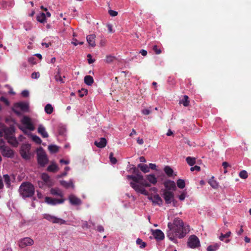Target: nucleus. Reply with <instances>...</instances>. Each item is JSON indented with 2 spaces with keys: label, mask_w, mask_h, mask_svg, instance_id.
<instances>
[{
  "label": "nucleus",
  "mask_w": 251,
  "mask_h": 251,
  "mask_svg": "<svg viewBox=\"0 0 251 251\" xmlns=\"http://www.w3.org/2000/svg\"><path fill=\"white\" fill-rule=\"evenodd\" d=\"M167 236L171 241L175 242L176 238H182L187 234V230L184 227L183 221L179 218H176L173 223H169Z\"/></svg>",
  "instance_id": "nucleus-1"
},
{
  "label": "nucleus",
  "mask_w": 251,
  "mask_h": 251,
  "mask_svg": "<svg viewBox=\"0 0 251 251\" xmlns=\"http://www.w3.org/2000/svg\"><path fill=\"white\" fill-rule=\"evenodd\" d=\"M14 133L15 127L13 126L6 127L3 125H0V138L2 137L4 133V137L8 143L14 147H16L18 142L14 136Z\"/></svg>",
  "instance_id": "nucleus-2"
},
{
  "label": "nucleus",
  "mask_w": 251,
  "mask_h": 251,
  "mask_svg": "<svg viewBox=\"0 0 251 251\" xmlns=\"http://www.w3.org/2000/svg\"><path fill=\"white\" fill-rule=\"evenodd\" d=\"M21 195L24 198L31 197L34 194V186L29 182H23L21 185L19 189Z\"/></svg>",
  "instance_id": "nucleus-3"
},
{
  "label": "nucleus",
  "mask_w": 251,
  "mask_h": 251,
  "mask_svg": "<svg viewBox=\"0 0 251 251\" xmlns=\"http://www.w3.org/2000/svg\"><path fill=\"white\" fill-rule=\"evenodd\" d=\"M37 159L38 162L41 166H44L48 162L47 155L43 149L40 148L37 150Z\"/></svg>",
  "instance_id": "nucleus-4"
},
{
  "label": "nucleus",
  "mask_w": 251,
  "mask_h": 251,
  "mask_svg": "<svg viewBox=\"0 0 251 251\" xmlns=\"http://www.w3.org/2000/svg\"><path fill=\"white\" fill-rule=\"evenodd\" d=\"M30 149V145L28 144H24L22 146L20 150V154L22 157L26 160L30 159V153L29 151Z\"/></svg>",
  "instance_id": "nucleus-5"
},
{
  "label": "nucleus",
  "mask_w": 251,
  "mask_h": 251,
  "mask_svg": "<svg viewBox=\"0 0 251 251\" xmlns=\"http://www.w3.org/2000/svg\"><path fill=\"white\" fill-rule=\"evenodd\" d=\"M44 218L48 221L51 222L53 224H58L59 225H63L66 224V221L59 218H57L54 216H52L48 214L44 215Z\"/></svg>",
  "instance_id": "nucleus-6"
},
{
  "label": "nucleus",
  "mask_w": 251,
  "mask_h": 251,
  "mask_svg": "<svg viewBox=\"0 0 251 251\" xmlns=\"http://www.w3.org/2000/svg\"><path fill=\"white\" fill-rule=\"evenodd\" d=\"M187 244L188 246L192 249L196 248L200 246V240L195 235H192L190 236Z\"/></svg>",
  "instance_id": "nucleus-7"
},
{
  "label": "nucleus",
  "mask_w": 251,
  "mask_h": 251,
  "mask_svg": "<svg viewBox=\"0 0 251 251\" xmlns=\"http://www.w3.org/2000/svg\"><path fill=\"white\" fill-rule=\"evenodd\" d=\"M33 244V240L29 237H25L19 241V246L21 248H24L26 246H31Z\"/></svg>",
  "instance_id": "nucleus-8"
},
{
  "label": "nucleus",
  "mask_w": 251,
  "mask_h": 251,
  "mask_svg": "<svg viewBox=\"0 0 251 251\" xmlns=\"http://www.w3.org/2000/svg\"><path fill=\"white\" fill-rule=\"evenodd\" d=\"M163 195L166 203H171V202H173L174 203V195L173 192L168 190H164Z\"/></svg>",
  "instance_id": "nucleus-9"
},
{
  "label": "nucleus",
  "mask_w": 251,
  "mask_h": 251,
  "mask_svg": "<svg viewBox=\"0 0 251 251\" xmlns=\"http://www.w3.org/2000/svg\"><path fill=\"white\" fill-rule=\"evenodd\" d=\"M22 123L26 126V128L29 130L33 131L34 130V127L31 121V119L27 117L24 116L21 120Z\"/></svg>",
  "instance_id": "nucleus-10"
},
{
  "label": "nucleus",
  "mask_w": 251,
  "mask_h": 251,
  "mask_svg": "<svg viewBox=\"0 0 251 251\" xmlns=\"http://www.w3.org/2000/svg\"><path fill=\"white\" fill-rule=\"evenodd\" d=\"M0 151L2 155L6 157H12L14 155L13 150L5 146L4 147H1Z\"/></svg>",
  "instance_id": "nucleus-11"
},
{
  "label": "nucleus",
  "mask_w": 251,
  "mask_h": 251,
  "mask_svg": "<svg viewBox=\"0 0 251 251\" xmlns=\"http://www.w3.org/2000/svg\"><path fill=\"white\" fill-rule=\"evenodd\" d=\"M130 186L133 188L137 193H140L146 196L149 195V192L144 188L141 187L139 185L135 184L132 182L130 183Z\"/></svg>",
  "instance_id": "nucleus-12"
},
{
  "label": "nucleus",
  "mask_w": 251,
  "mask_h": 251,
  "mask_svg": "<svg viewBox=\"0 0 251 251\" xmlns=\"http://www.w3.org/2000/svg\"><path fill=\"white\" fill-rule=\"evenodd\" d=\"M70 203L73 205H79L81 204V200L74 194H71L68 197Z\"/></svg>",
  "instance_id": "nucleus-13"
},
{
  "label": "nucleus",
  "mask_w": 251,
  "mask_h": 251,
  "mask_svg": "<svg viewBox=\"0 0 251 251\" xmlns=\"http://www.w3.org/2000/svg\"><path fill=\"white\" fill-rule=\"evenodd\" d=\"M64 201L65 199L63 198L60 199H57L50 197H46L45 198V201L47 203L51 205H56L57 204L62 203L64 202Z\"/></svg>",
  "instance_id": "nucleus-14"
},
{
  "label": "nucleus",
  "mask_w": 251,
  "mask_h": 251,
  "mask_svg": "<svg viewBox=\"0 0 251 251\" xmlns=\"http://www.w3.org/2000/svg\"><path fill=\"white\" fill-rule=\"evenodd\" d=\"M15 107H18L21 111L26 112L29 110V104L27 102H20L14 104Z\"/></svg>",
  "instance_id": "nucleus-15"
},
{
  "label": "nucleus",
  "mask_w": 251,
  "mask_h": 251,
  "mask_svg": "<svg viewBox=\"0 0 251 251\" xmlns=\"http://www.w3.org/2000/svg\"><path fill=\"white\" fill-rule=\"evenodd\" d=\"M151 231L153 237L157 240H162L164 238V234L161 230H151Z\"/></svg>",
  "instance_id": "nucleus-16"
},
{
  "label": "nucleus",
  "mask_w": 251,
  "mask_h": 251,
  "mask_svg": "<svg viewBox=\"0 0 251 251\" xmlns=\"http://www.w3.org/2000/svg\"><path fill=\"white\" fill-rule=\"evenodd\" d=\"M164 186L168 191L175 190L176 189V183L174 181L167 180L164 183Z\"/></svg>",
  "instance_id": "nucleus-17"
},
{
  "label": "nucleus",
  "mask_w": 251,
  "mask_h": 251,
  "mask_svg": "<svg viewBox=\"0 0 251 251\" xmlns=\"http://www.w3.org/2000/svg\"><path fill=\"white\" fill-rule=\"evenodd\" d=\"M107 141L105 138H100L99 140L96 141L95 145L98 148H103L106 145Z\"/></svg>",
  "instance_id": "nucleus-18"
},
{
  "label": "nucleus",
  "mask_w": 251,
  "mask_h": 251,
  "mask_svg": "<svg viewBox=\"0 0 251 251\" xmlns=\"http://www.w3.org/2000/svg\"><path fill=\"white\" fill-rule=\"evenodd\" d=\"M95 38H96V35L95 34H91V35H88L86 37V39H87V42L92 47H94L96 46Z\"/></svg>",
  "instance_id": "nucleus-19"
},
{
  "label": "nucleus",
  "mask_w": 251,
  "mask_h": 251,
  "mask_svg": "<svg viewBox=\"0 0 251 251\" xmlns=\"http://www.w3.org/2000/svg\"><path fill=\"white\" fill-rule=\"evenodd\" d=\"M149 199L154 204L161 205L162 203V200L158 195H155L153 197H150Z\"/></svg>",
  "instance_id": "nucleus-20"
},
{
  "label": "nucleus",
  "mask_w": 251,
  "mask_h": 251,
  "mask_svg": "<svg viewBox=\"0 0 251 251\" xmlns=\"http://www.w3.org/2000/svg\"><path fill=\"white\" fill-rule=\"evenodd\" d=\"M60 184L66 188H69V187H72V188H74L75 186L73 184V181L72 180H70L69 181L67 182L65 180L60 181Z\"/></svg>",
  "instance_id": "nucleus-21"
},
{
  "label": "nucleus",
  "mask_w": 251,
  "mask_h": 251,
  "mask_svg": "<svg viewBox=\"0 0 251 251\" xmlns=\"http://www.w3.org/2000/svg\"><path fill=\"white\" fill-rule=\"evenodd\" d=\"M38 131L43 138H47L49 136L48 133L46 131L45 128L41 125H39L38 128Z\"/></svg>",
  "instance_id": "nucleus-22"
},
{
  "label": "nucleus",
  "mask_w": 251,
  "mask_h": 251,
  "mask_svg": "<svg viewBox=\"0 0 251 251\" xmlns=\"http://www.w3.org/2000/svg\"><path fill=\"white\" fill-rule=\"evenodd\" d=\"M50 192L52 195L59 196L61 198L63 197L62 192L58 188H52L51 189Z\"/></svg>",
  "instance_id": "nucleus-23"
},
{
  "label": "nucleus",
  "mask_w": 251,
  "mask_h": 251,
  "mask_svg": "<svg viewBox=\"0 0 251 251\" xmlns=\"http://www.w3.org/2000/svg\"><path fill=\"white\" fill-rule=\"evenodd\" d=\"M84 83L88 85L91 86L94 83V79L91 75H86L84 78Z\"/></svg>",
  "instance_id": "nucleus-24"
},
{
  "label": "nucleus",
  "mask_w": 251,
  "mask_h": 251,
  "mask_svg": "<svg viewBox=\"0 0 251 251\" xmlns=\"http://www.w3.org/2000/svg\"><path fill=\"white\" fill-rule=\"evenodd\" d=\"M42 179L47 184L50 185L51 184V180L49 176L46 173H43L41 176Z\"/></svg>",
  "instance_id": "nucleus-25"
},
{
  "label": "nucleus",
  "mask_w": 251,
  "mask_h": 251,
  "mask_svg": "<svg viewBox=\"0 0 251 251\" xmlns=\"http://www.w3.org/2000/svg\"><path fill=\"white\" fill-rule=\"evenodd\" d=\"M147 179L152 184H155L157 182V178L154 175L151 174L147 176Z\"/></svg>",
  "instance_id": "nucleus-26"
},
{
  "label": "nucleus",
  "mask_w": 251,
  "mask_h": 251,
  "mask_svg": "<svg viewBox=\"0 0 251 251\" xmlns=\"http://www.w3.org/2000/svg\"><path fill=\"white\" fill-rule=\"evenodd\" d=\"M37 20L41 23H44L46 22V15L44 13H41L37 16Z\"/></svg>",
  "instance_id": "nucleus-27"
},
{
  "label": "nucleus",
  "mask_w": 251,
  "mask_h": 251,
  "mask_svg": "<svg viewBox=\"0 0 251 251\" xmlns=\"http://www.w3.org/2000/svg\"><path fill=\"white\" fill-rule=\"evenodd\" d=\"M188 96H184V98L182 100L179 101L180 104H182L184 106L187 107L189 105V100Z\"/></svg>",
  "instance_id": "nucleus-28"
},
{
  "label": "nucleus",
  "mask_w": 251,
  "mask_h": 251,
  "mask_svg": "<svg viewBox=\"0 0 251 251\" xmlns=\"http://www.w3.org/2000/svg\"><path fill=\"white\" fill-rule=\"evenodd\" d=\"M138 167L140 168L141 170L145 173L150 172V168L146 164L143 165L141 164H139L138 165Z\"/></svg>",
  "instance_id": "nucleus-29"
},
{
  "label": "nucleus",
  "mask_w": 251,
  "mask_h": 251,
  "mask_svg": "<svg viewBox=\"0 0 251 251\" xmlns=\"http://www.w3.org/2000/svg\"><path fill=\"white\" fill-rule=\"evenodd\" d=\"M164 171L168 176H171L174 173L173 170L169 166H166L164 168Z\"/></svg>",
  "instance_id": "nucleus-30"
},
{
  "label": "nucleus",
  "mask_w": 251,
  "mask_h": 251,
  "mask_svg": "<svg viewBox=\"0 0 251 251\" xmlns=\"http://www.w3.org/2000/svg\"><path fill=\"white\" fill-rule=\"evenodd\" d=\"M59 170L57 166L55 164H52L48 166L47 170L51 172H56Z\"/></svg>",
  "instance_id": "nucleus-31"
},
{
  "label": "nucleus",
  "mask_w": 251,
  "mask_h": 251,
  "mask_svg": "<svg viewBox=\"0 0 251 251\" xmlns=\"http://www.w3.org/2000/svg\"><path fill=\"white\" fill-rule=\"evenodd\" d=\"M53 108L50 104H47L45 107V112L48 114H50L52 113Z\"/></svg>",
  "instance_id": "nucleus-32"
},
{
  "label": "nucleus",
  "mask_w": 251,
  "mask_h": 251,
  "mask_svg": "<svg viewBox=\"0 0 251 251\" xmlns=\"http://www.w3.org/2000/svg\"><path fill=\"white\" fill-rule=\"evenodd\" d=\"M49 151L51 153H55L58 151V147L54 145H49L48 147Z\"/></svg>",
  "instance_id": "nucleus-33"
},
{
  "label": "nucleus",
  "mask_w": 251,
  "mask_h": 251,
  "mask_svg": "<svg viewBox=\"0 0 251 251\" xmlns=\"http://www.w3.org/2000/svg\"><path fill=\"white\" fill-rule=\"evenodd\" d=\"M177 186L180 189H183L185 187V182L184 180L178 179L176 182Z\"/></svg>",
  "instance_id": "nucleus-34"
},
{
  "label": "nucleus",
  "mask_w": 251,
  "mask_h": 251,
  "mask_svg": "<svg viewBox=\"0 0 251 251\" xmlns=\"http://www.w3.org/2000/svg\"><path fill=\"white\" fill-rule=\"evenodd\" d=\"M187 163L191 166H193L196 163V158L195 157H187L186 158Z\"/></svg>",
  "instance_id": "nucleus-35"
},
{
  "label": "nucleus",
  "mask_w": 251,
  "mask_h": 251,
  "mask_svg": "<svg viewBox=\"0 0 251 251\" xmlns=\"http://www.w3.org/2000/svg\"><path fill=\"white\" fill-rule=\"evenodd\" d=\"M219 247V245L217 243H216L212 245L209 246L207 248V251H216Z\"/></svg>",
  "instance_id": "nucleus-36"
},
{
  "label": "nucleus",
  "mask_w": 251,
  "mask_h": 251,
  "mask_svg": "<svg viewBox=\"0 0 251 251\" xmlns=\"http://www.w3.org/2000/svg\"><path fill=\"white\" fill-rule=\"evenodd\" d=\"M4 181L7 187H9L10 186V177L8 175H3Z\"/></svg>",
  "instance_id": "nucleus-37"
},
{
  "label": "nucleus",
  "mask_w": 251,
  "mask_h": 251,
  "mask_svg": "<svg viewBox=\"0 0 251 251\" xmlns=\"http://www.w3.org/2000/svg\"><path fill=\"white\" fill-rule=\"evenodd\" d=\"M54 77L56 81H59L62 83L64 82L62 78L60 76L59 69L58 70L57 74L55 75Z\"/></svg>",
  "instance_id": "nucleus-38"
},
{
  "label": "nucleus",
  "mask_w": 251,
  "mask_h": 251,
  "mask_svg": "<svg viewBox=\"0 0 251 251\" xmlns=\"http://www.w3.org/2000/svg\"><path fill=\"white\" fill-rule=\"evenodd\" d=\"M137 245H140V248L143 249L146 246V243L142 241L140 238H138L136 240Z\"/></svg>",
  "instance_id": "nucleus-39"
},
{
  "label": "nucleus",
  "mask_w": 251,
  "mask_h": 251,
  "mask_svg": "<svg viewBox=\"0 0 251 251\" xmlns=\"http://www.w3.org/2000/svg\"><path fill=\"white\" fill-rule=\"evenodd\" d=\"M239 176L243 179H246L248 177V174L246 171L243 170L239 173Z\"/></svg>",
  "instance_id": "nucleus-40"
},
{
  "label": "nucleus",
  "mask_w": 251,
  "mask_h": 251,
  "mask_svg": "<svg viewBox=\"0 0 251 251\" xmlns=\"http://www.w3.org/2000/svg\"><path fill=\"white\" fill-rule=\"evenodd\" d=\"M208 183H209L210 186L212 187H213V188H216L218 187V183L215 180H214L213 179H210L209 180Z\"/></svg>",
  "instance_id": "nucleus-41"
},
{
  "label": "nucleus",
  "mask_w": 251,
  "mask_h": 251,
  "mask_svg": "<svg viewBox=\"0 0 251 251\" xmlns=\"http://www.w3.org/2000/svg\"><path fill=\"white\" fill-rule=\"evenodd\" d=\"M32 139L33 141H34L35 142H36L37 144H40L42 142V140L40 139V138L37 135H32Z\"/></svg>",
  "instance_id": "nucleus-42"
},
{
  "label": "nucleus",
  "mask_w": 251,
  "mask_h": 251,
  "mask_svg": "<svg viewBox=\"0 0 251 251\" xmlns=\"http://www.w3.org/2000/svg\"><path fill=\"white\" fill-rule=\"evenodd\" d=\"M78 93L80 97H83L84 96L87 95L88 90L86 89H82L78 91Z\"/></svg>",
  "instance_id": "nucleus-43"
},
{
  "label": "nucleus",
  "mask_w": 251,
  "mask_h": 251,
  "mask_svg": "<svg viewBox=\"0 0 251 251\" xmlns=\"http://www.w3.org/2000/svg\"><path fill=\"white\" fill-rule=\"evenodd\" d=\"M230 234H231V232L230 231H228L227 232V233H226V234H224L223 233H222L219 237L220 239L221 240V241H224V240L225 239V238H227L230 235Z\"/></svg>",
  "instance_id": "nucleus-44"
},
{
  "label": "nucleus",
  "mask_w": 251,
  "mask_h": 251,
  "mask_svg": "<svg viewBox=\"0 0 251 251\" xmlns=\"http://www.w3.org/2000/svg\"><path fill=\"white\" fill-rule=\"evenodd\" d=\"M186 195H187L186 191L185 190L183 191L181 193V194L178 196V199H179L180 201H182L184 200V199H185Z\"/></svg>",
  "instance_id": "nucleus-45"
},
{
  "label": "nucleus",
  "mask_w": 251,
  "mask_h": 251,
  "mask_svg": "<svg viewBox=\"0 0 251 251\" xmlns=\"http://www.w3.org/2000/svg\"><path fill=\"white\" fill-rule=\"evenodd\" d=\"M113 152H111L109 155L110 160L112 164H115L117 163V159H116V158L113 157Z\"/></svg>",
  "instance_id": "nucleus-46"
},
{
  "label": "nucleus",
  "mask_w": 251,
  "mask_h": 251,
  "mask_svg": "<svg viewBox=\"0 0 251 251\" xmlns=\"http://www.w3.org/2000/svg\"><path fill=\"white\" fill-rule=\"evenodd\" d=\"M115 59V57L113 56H111V55H108L106 56V59H105V61L107 62V63H111Z\"/></svg>",
  "instance_id": "nucleus-47"
},
{
  "label": "nucleus",
  "mask_w": 251,
  "mask_h": 251,
  "mask_svg": "<svg viewBox=\"0 0 251 251\" xmlns=\"http://www.w3.org/2000/svg\"><path fill=\"white\" fill-rule=\"evenodd\" d=\"M12 110L17 115L21 116L22 115L20 110L18 107H15V105H14V107Z\"/></svg>",
  "instance_id": "nucleus-48"
},
{
  "label": "nucleus",
  "mask_w": 251,
  "mask_h": 251,
  "mask_svg": "<svg viewBox=\"0 0 251 251\" xmlns=\"http://www.w3.org/2000/svg\"><path fill=\"white\" fill-rule=\"evenodd\" d=\"M153 50L155 51L156 54H159L161 52V50L160 49H158L156 45L153 46Z\"/></svg>",
  "instance_id": "nucleus-49"
},
{
  "label": "nucleus",
  "mask_w": 251,
  "mask_h": 251,
  "mask_svg": "<svg viewBox=\"0 0 251 251\" xmlns=\"http://www.w3.org/2000/svg\"><path fill=\"white\" fill-rule=\"evenodd\" d=\"M0 100L3 102L7 106L9 105V102L8 100L3 97H0Z\"/></svg>",
  "instance_id": "nucleus-50"
},
{
  "label": "nucleus",
  "mask_w": 251,
  "mask_h": 251,
  "mask_svg": "<svg viewBox=\"0 0 251 251\" xmlns=\"http://www.w3.org/2000/svg\"><path fill=\"white\" fill-rule=\"evenodd\" d=\"M40 74L39 72H34L31 75V77L34 79H36L39 77Z\"/></svg>",
  "instance_id": "nucleus-51"
},
{
  "label": "nucleus",
  "mask_w": 251,
  "mask_h": 251,
  "mask_svg": "<svg viewBox=\"0 0 251 251\" xmlns=\"http://www.w3.org/2000/svg\"><path fill=\"white\" fill-rule=\"evenodd\" d=\"M108 13L109 14V15L111 16H112V17H115V16H116L118 14V12L115 11H114V10H109L108 11Z\"/></svg>",
  "instance_id": "nucleus-52"
},
{
  "label": "nucleus",
  "mask_w": 251,
  "mask_h": 251,
  "mask_svg": "<svg viewBox=\"0 0 251 251\" xmlns=\"http://www.w3.org/2000/svg\"><path fill=\"white\" fill-rule=\"evenodd\" d=\"M140 184L145 187H150V184L144 179L141 181Z\"/></svg>",
  "instance_id": "nucleus-53"
},
{
  "label": "nucleus",
  "mask_w": 251,
  "mask_h": 251,
  "mask_svg": "<svg viewBox=\"0 0 251 251\" xmlns=\"http://www.w3.org/2000/svg\"><path fill=\"white\" fill-rule=\"evenodd\" d=\"M190 170L191 171H200L201 170V168L200 167L198 166H195L194 167H192L191 168H190Z\"/></svg>",
  "instance_id": "nucleus-54"
},
{
  "label": "nucleus",
  "mask_w": 251,
  "mask_h": 251,
  "mask_svg": "<svg viewBox=\"0 0 251 251\" xmlns=\"http://www.w3.org/2000/svg\"><path fill=\"white\" fill-rule=\"evenodd\" d=\"M151 111L149 109H143L142 110V113L144 114V115H149L151 113Z\"/></svg>",
  "instance_id": "nucleus-55"
},
{
  "label": "nucleus",
  "mask_w": 251,
  "mask_h": 251,
  "mask_svg": "<svg viewBox=\"0 0 251 251\" xmlns=\"http://www.w3.org/2000/svg\"><path fill=\"white\" fill-rule=\"evenodd\" d=\"M87 57L89 58V59L88 60V63L89 64H92L94 62L95 60L91 58V55L90 54H88L87 55Z\"/></svg>",
  "instance_id": "nucleus-56"
},
{
  "label": "nucleus",
  "mask_w": 251,
  "mask_h": 251,
  "mask_svg": "<svg viewBox=\"0 0 251 251\" xmlns=\"http://www.w3.org/2000/svg\"><path fill=\"white\" fill-rule=\"evenodd\" d=\"M22 95L23 96H24L25 97H27L29 95V92L27 90H24V91H22Z\"/></svg>",
  "instance_id": "nucleus-57"
},
{
  "label": "nucleus",
  "mask_w": 251,
  "mask_h": 251,
  "mask_svg": "<svg viewBox=\"0 0 251 251\" xmlns=\"http://www.w3.org/2000/svg\"><path fill=\"white\" fill-rule=\"evenodd\" d=\"M136 176L141 181L144 180L143 176L141 174V173L137 174Z\"/></svg>",
  "instance_id": "nucleus-58"
},
{
  "label": "nucleus",
  "mask_w": 251,
  "mask_h": 251,
  "mask_svg": "<svg viewBox=\"0 0 251 251\" xmlns=\"http://www.w3.org/2000/svg\"><path fill=\"white\" fill-rule=\"evenodd\" d=\"M156 166L155 164L150 163L149 164V168L151 170H156Z\"/></svg>",
  "instance_id": "nucleus-59"
},
{
  "label": "nucleus",
  "mask_w": 251,
  "mask_h": 251,
  "mask_svg": "<svg viewBox=\"0 0 251 251\" xmlns=\"http://www.w3.org/2000/svg\"><path fill=\"white\" fill-rule=\"evenodd\" d=\"M140 53L143 55V56H146L147 54V51L146 50H140Z\"/></svg>",
  "instance_id": "nucleus-60"
},
{
  "label": "nucleus",
  "mask_w": 251,
  "mask_h": 251,
  "mask_svg": "<svg viewBox=\"0 0 251 251\" xmlns=\"http://www.w3.org/2000/svg\"><path fill=\"white\" fill-rule=\"evenodd\" d=\"M133 181H134L133 182L135 183V184L141 183V181L139 179H138V178L137 177V176H135V178H134Z\"/></svg>",
  "instance_id": "nucleus-61"
},
{
  "label": "nucleus",
  "mask_w": 251,
  "mask_h": 251,
  "mask_svg": "<svg viewBox=\"0 0 251 251\" xmlns=\"http://www.w3.org/2000/svg\"><path fill=\"white\" fill-rule=\"evenodd\" d=\"M97 230L100 232H103L104 231V228L101 226H97Z\"/></svg>",
  "instance_id": "nucleus-62"
},
{
  "label": "nucleus",
  "mask_w": 251,
  "mask_h": 251,
  "mask_svg": "<svg viewBox=\"0 0 251 251\" xmlns=\"http://www.w3.org/2000/svg\"><path fill=\"white\" fill-rule=\"evenodd\" d=\"M35 58L33 57H30L28 59V61L30 62L31 63L34 64L35 63V62L34 61Z\"/></svg>",
  "instance_id": "nucleus-63"
},
{
  "label": "nucleus",
  "mask_w": 251,
  "mask_h": 251,
  "mask_svg": "<svg viewBox=\"0 0 251 251\" xmlns=\"http://www.w3.org/2000/svg\"><path fill=\"white\" fill-rule=\"evenodd\" d=\"M222 166L224 169H226V168L229 166V164L226 162H224L222 164Z\"/></svg>",
  "instance_id": "nucleus-64"
}]
</instances>
